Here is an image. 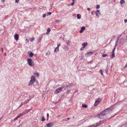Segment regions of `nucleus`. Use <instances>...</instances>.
I'll return each mask as SVG.
<instances>
[{
    "label": "nucleus",
    "mask_w": 127,
    "mask_h": 127,
    "mask_svg": "<svg viewBox=\"0 0 127 127\" xmlns=\"http://www.w3.org/2000/svg\"><path fill=\"white\" fill-rule=\"evenodd\" d=\"M48 14L49 15H51V14H52V13L51 12H49L48 13Z\"/></svg>",
    "instance_id": "51"
},
{
    "label": "nucleus",
    "mask_w": 127,
    "mask_h": 127,
    "mask_svg": "<svg viewBox=\"0 0 127 127\" xmlns=\"http://www.w3.org/2000/svg\"><path fill=\"white\" fill-rule=\"evenodd\" d=\"M123 38H121L120 39V43H122V42L123 41Z\"/></svg>",
    "instance_id": "30"
},
{
    "label": "nucleus",
    "mask_w": 127,
    "mask_h": 127,
    "mask_svg": "<svg viewBox=\"0 0 127 127\" xmlns=\"http://www.w3.org/2000/svg\"><path fill=\"white\" fill-rule=\"evenodd\" d=\"M101 101V99L99 98H98L95 101L94 105L95 106H96L97 104L100 103Z\"/></svg>",
    "instance_id": "6"
},
{
    "label": "nucleus",
    "mask_w": 127,
    "mask_h": 127,
    "mask_svg": "<svg viewBox=\"0 0 127 127\" xmlns=\"http://www.w3.org/2000/svg\"><path fill=\"white\" fill-rule=\"evenodd\" d=\"M119 39V37H117V41H116L117 42V43H118V41Z\"/></svg>",
    "instance_id": "41"
},
{
    "label": "nucleus",
    "mask_w": 127,
    "mask_h": 127,
    "mask_svg": "<svg viewBox=\"0 0 127 127\" xmlns=\"http://www.w3.org/2000/svg\"><path fill=\"white\" fill-rule=\"evenodd\" d=\"M106 113L103 111L97 115V117L100 119H103L106 117Z\"/></svg>",
    "instance_id": "1"
},
{
    "label": "nucleus",
    "mask_w": 127,
    "mask_h": 127,
    "mask_svg": "<svg viewBox=\"0 0 127 127\" xmlns=\"http://www.w3.org/2000/svg\"><path fill=\"white\" fill-rule=\"evenodd\" d=\"M123 101L124 100H123L120 101L118 102V103L113 105H114V106L115 105H120L121 103H122L123 102Z\"/></svg>",
    "instance_id": "8"
},
{
    "label": "nucleus",
    "mask_w": 127,
    "mask_h": 127,
    "mask_svg": "<svg viewBox=\"0 0 127 127\" xmlns=\"http://www.w3.org/2000/svg\"><path fill=\"white\" fill-rule=\"evenodd\" d=\"M2 2H4V1L5 0H1Z\"/></svg>",
    "instance_id": "52"
},
{
    "label": "nucleus",
    "mask_w": 127,
    "mask_h": 127,
    "mask_svg": "<svg viewBox=\"0 0 127 127\" xmlns=\"http://www.w3.org/2000/svg\"><path fill=\"white\" fill-rule=\"evenodd\" d=\"M40 40L38 41V43H39L40 42Z\"/></svg>",
    "instance_id": "61"
},
{
    "label": "nucleus",
    "mask_w": 127,
    "mask_h": 127,
    "mask_svg": "<svg viewBox=\"0 0 127 127\" xmlns=\"http://www.w3.org/2000/svg\"><path fill=\"white\" fill-rule=\"evenodd\" d=\"M99 72L101 73V75L103 76H104V75H103V71H102V70L101 69H100V70L99 71Z\"/></svg>",
    "instance_id": "21"
},
{
    "label": "nucleus",
    "mask_w": 127,
    "mask_h": 127,
    "mask_svg": "<svg viewBox=\"0 0 127 127\" xmlns=\"http://www.w3.org/2000/svg\"><path fill=\"white\" fill-rule=\"evenodd\" d=\"M24 116L23 113H21L14 120V121H15L17 120L18 118L22 116Z\"/></svg>",
    "instance_id": "9"
},
{
    "label": "nucleus",
    "mask_w": 127,
    "mask_h": 127,
    "mask_svg": "<svg viewBox=\"0 0 127 127\" xmlns=\"http://www.w3.org/2000/svg\"><path fill=\"white\" fill-rule=\"evenodd\" d=\"M46 14H43L42 15V17L43 18H45L46 17Z\"/></svg>",
    "instance_id": "34"
},
{
    "label": "nucleus",
    "mask_w": 127,
    "mask_h": 127,
    "mask_svg": "<svg viewBox=\"0 0 127 127\" xmlns=\"http://www.w3.org/2000/svg\"><path fill=\"white\" fill-rule=\"evenodd\" d=\"M86 28L84 27H82L81 30H80V32L81 33H82L83 31H84V30H85Z\"/></svg>",
    "instance_id": "13"
},
{
    "label": "nucleus",
    "mask_w": 127,
    "mask_h": 127,
    "mask_svg": "<svg viewBox=\"0 0 127 127\" xmlns=\"http://www.w3.org/2000/svg\"><path fill=\"white\" fill-rule=\"evenodd\" d=\"M92 62V61H90V62H89V63L90 62V63H91Z\"/></svg>",
    "instance_id": "63"
},
{
    "label": "nucleus",
    "mask_w": 127,
    "mask_h": 127,
    "mask_svg": "<svg viewBox=\"0 0 127 127\" xmlns=\"http://www.w3.org/2000/svg\"><path fill=\"white\" fill-rule=\"evenodd\" d=\"M67 121H68V120H69L70 119V118H67Z\"/></svg>",
    "instance_id": "56"
},
{
    "label": "nucleus",
    "mask_w": 127,
    "mask_h": 127,
    "mask_svg": "<svg viewBox=\"0 0 127 127\" xmlns=\"http://www.w3.org/2000/svg\"><path fill=\"white\" fill-rule=\"evenodd\" d=\"M55 22H56V23H57V22H59V21L58 20H56L55 21Z\"/></svg>",
    "instance_id": "42"
},
{
    "label": "nucleus",
    "mask_w": 127,
    "mask_h": 127,
    "mask_svg": "<svg viewBox=\"0 0 127 127\" xmlns=\"http://www.w3.org/2000/svg\"><path fill=\"white\" fill-rule=\"evenodd\" d=\"M23 104H22V103H21V104H20V105L19 106V107H21V106H22Z\"/></svg>",
    "instance_id": "47"
},
{
    "label": "nucleus",
    "mask_w": 127,
    "mask_h": 127,
    "mask_svg": "<svg viewBox=\"0 0 127 127\" xmlns=\"http://www.w3.org/2000/svg\"><path fill=\"white\" fill-rule=\"evenodd\" d=\"M27 62L28 64L30 66H33L34 65L33 62L32 61V60L31 59H27Z\"/></svg>",
    "instance_id": "4"
},
{
    "label": "nucleus",
    "mask_w": 127,
    "mask_h": 127,
    "mask_svg": "<svg viewBox=\"0 0 127 127\" xmlns=\"http://www.w3.org/2000/svg\"><path fill=\"white\" fill-rule=\"evenodd\" d=\"M66 92H67V94H68L69 93H70V90H68Z\"/></svg>",
    "instance_id": "40"
},
{
    "label": "nucleus",
    "mask_w": 127,
    "mask_h": 127,
    "mask_svg": "<svg viewBox=\"0 0 127 127\" xmlns=\"http://www.w3.org/2000/svg\"><path fill=\"white\" fill-rule=\"evenodd\" d=\"M88 45L87 43H83L82 44V46H83V48H84L86 46Z\"/></svg>",
    "instance_id": "16"
},
{
    "label": "nucleus",
    "mask_w": 127,
    "mask_h": 127,
    "mask_svg": "<svg viewBox=\"0 0 127 127\" xmlns=\"http://www.w3.org/2000/svg\"><path fill=\"white\" fill-rule=\"evenodd\" d=\"M31 79L28 84L29 85H33L35 82L36 80L35 77L33 75L32 76Z\"/></svg>",
    "instance_id": "3"
},
{
    "label": "nucleus",
    "mask_w": 127,
    "mask_h": 127,
    "mask_svg": "<svg viewBox=\"0 0 127 127\" xmlns=\"http://www.w3.org/2000/svg\"><path fill=\"white\" fill-rule=\"evenodd\" d=\"M116 48V47H115L113 49L112 51V52H114V51H115V49Z\"/></svg>",
    "instance_id": "33"
},
{
    "label": "nucleus",
    "mask_w": 127,
    "mask_h": 127,
    "mask_svg": "<svg viewBox=\"0 0 127 127\" xmlns=\"http://www.w3.org/2000/svg\"><path fill=\"white\" fill-rule=\"evenodd\" d=\"M125 0H121L120 1V3L121 4H123V3H125V1H124Z\"/></svg>",
    "instance_id": "24"
},
{
    "label": "nucleus",
    "mask_w": 127,
    "mask_h": 127,
    "mask_svg": "<svg viewBox=\"0 0 127 127\" xmlns=\"http://www.w3.org/2000/svg\"><path fill=\"white\" fill-rule=\"evenodd\" d=\"M33 55L34 54L32 52H31L29 54V57L32 58L33 57Z\"/></svg>",
    "instance_id": "17"
},
{
    "label": "nucleus",
    "mask_w": 127,
    "mask_h": 127,
    "mask_svg": "<svg viewBox=\"0 0 127 127\" xmlns=\"http://www.w3.org/2000/svg\"><path fill=\"white\" fill-rule=\"evenodd\" d=\"M74 4V2H73L71 4V5L72 6H73Z\"/></svg>",
    "instance_id": "46"
},
{
    "label": "nucleus",
    "mask_w": 127,
    "mask_h": 127,
    "mask_svg": "<svg viewBox=\"0 0 127 127\" xmlns=\"http://www.w3.org/2000/svg\"><path fill=\"white\" fill-rule=\"evenodd\" d=\"M48 118H47V120H48V119H49Z\"/></svg>",
    "instance_id": "60"
},
{
    "label": "nucleus",
    "mask_w": 127,
    "mask_h": 127,
    "mask_svg": "<svg viewBox=\"0 0 127 127\" xmlns=\"http://www.w3.org/2000/svg\"><path fill=\"white\" fill-rule=\"evenodd\" d=\"M30 111V109L27 110L25 111H24L22 113H23L24 115H25V114L27 113L28 112H29Z\"/></svg>",
    "instance_id": "12"
},
{
    "label": "nucleus",
    "mask_w": 127,
    "mask_h": 127,
    "mask_svg": "<svg viewBox=\"0 0 127 127\" xmlns=\"http://www.w3.org/2000/svg\"><path fill=\"white\" fill-rule=\"evenodd\" d=\"M53 125V123H50L47 124V127H51Z\"/></svg>",
    "instance_id": "7"
},
{
    "label": "nucleus",
    "mask_w": 127,
    "mask_h": 127,
    "mask_svg": "<svg viewBox=\"0 0 127 127\" xmlns=\"http://www.w3.org/2000/svg\"><path fill=\"white\" fill-rule=\"evenodd\" d=\"M26 41H28V42H29V40L28 39H26Z\"/></svg>",
    "instance_id": "53"
},
{
    "label": "nucleus",
    "mask_w": 127,
    "mask_h": 127,
    "mask_svg": "<svg viewBox=\"0 0 127 127\" xmlns=\"http://www.w3.org/2000/svg\"><path fill=\"white\" fill-rule=\"evenodd\" d=\"M75 0H72V1L73 2H74V1Z\"/></svg>",
    "instance_id": "62"
},
{
    "label": "nucleus",
    "mask_w": 127,
    "mask_h": 127,
    "mask_svg": "<svg viewBox=\"0 0 127 127\" xmlns=\"http://www.w3.org/2000/svg\"><path fill=\"white\" fill-rule=\"evenodd\" d=\"M21 103H22V104H25V102L24 101V102H22Z\"/></svg>",
    "instance_id": "54"
},
{
    "label": "nucleus",
    "mask_w": 127,
    "mask_h": 127,
    "mask_svg": "<svg viewBox=\"0 0 127 127\" xmlns=\"http://www.w3.org/2000/svg\"><path fill=\"white\" fill-rule=\"evenodd\" d=\"M115 57V55H114V52H112L111 55V56H110V57L111 58H113L114 57Z\"/></svg>",
    "instance_id": "18"
},
{
    "label": "nucleus",
    "mask_w": 127,
    "mask_h": 127,
    "mask_svg": "<svg viewBox=\"0 0 127 127\" xmlns=\"http://www.w3.org/2000/svg\"><path fill=\"white\" fill-rule=\"evenodd\" d=\"M77 92V90H76L74 92V94L76 92Z\"/></svg>",
    "instance_id": "59"
},
{
    "label": "nucleus",
    "mask_w": 127,
    "mask_h": 127,
    "mask_svg": "<svg viewBox=\"0 0 127 127\" xmlns=\"http://www.w3.org/2000/svg\"><path fill=\"white\" fill-rule=\"evenodd\" d=\"M68 85L66 84L61 86V87L62 88V89L63 88L66 89V88L68 87Z\"/></svg>",
    "instance_id": "14"
},
{
    "label": "nucleus",
    "mask_w": 127,
    "mask_h": 127,
    "mask_svg": "<svg viewBox=\"0 0 127 127\" xmlns=\"http://www.w3.org/2000/svg\"><path fill=\"white\" fill-rule=\"evenodd\" d=\"M127 63L126 64L125 66L124 67V68H126L127 67Z\"/></svg>",
    "instance_id": "50"
},
{
    "label": "nucleus",
    "mask_w": 127,
    "mask_h": 127,
    "mask_svg": "<svg viewBox=\"0 0 127 127\" xmlns=\"http://www.w3.org/2000/svg\"><path fill=\"white\" fill-rule=\"evenodd\" d=\"M47 31L48 32H50V31H51L50 29L49 28H48L47 29Z\"/></svg>",
    "instance_id": "37"
},
{
    "label": "nucleus",
    "mask_w": 127,
    "mask_h": 127,
    "mask_svg": "<svg viewBox=\"0 0 127 127\" xmlns=\"http://www.w3.org/2000/svg\"><path fill=\"white\" fill-rule=\"evenodd\" d=\"M66 43L68 45H69L70 44V41H67L66 42Z\"/></svg>",
    "instance_id": "29"
},
{
    "label": "nucleus",
    "mask_w": 127,
    "mask_h": 127,
    "mask_svg": "<svg viewBox=\"0 0 127 127\" xmlns=\"http://www.w3.org/2000/svg\"><path fill=\"white\" fill-rule=\"evenodd\" d=\"M30 99H27V100H26L24 101L25 103V104H26V103H28L29 102V101H30Z\"/></svg>",
    "instance_id": "26"
},
{
    "label": "nucleus",
    "mask_w": 127,
    "mask_h": 127,
    "mask_svg": "<svg viewBox=\"0 0 127 127\" xmlns=\"http://www.w3.org/2000/svg\"><path fill=\"white\" fill-rule=\"evenodd\" d=\"M124 21L125 23H126L127 22V19H124Z\"/></svg>",
    "instance_id": "45"
},
{
    "label": "nucleus",
    "mask_w": 127,
    "mask_h": 127,
    "mask_svg": "<svg viewBox=\"0 0 127 127\" xmlns=\"http://www.w3.org/2000/svg\"><path fill=\"white\" fill-rule=\"evenodd\" d=\"M34 40V37H33L32 38H31L30 39V41L31 42H32L33 40Z\"/></svg>",
    "instance_id": "28"
},
{
    "label": "nucleus",
    "mask_w": 127,
    "mask_h": 127,
    "mask_svg": "<svg viewBox=\"0 0 127 127\" xmlns=\"http://www.w3.org/2000/svg\"><path fill=\"white\" fill-rule=\"evenodd\" d=\"M82 107H83L87 108L88 107V106H87V105H86V104H83L82 105Z\"/></svg>",
    "instance_id": "20"
},
{
    "label": "nucleus",
    "mask_w": 127,
    "mask_h": 127,
    "mask_svg": "<svg viewBox=\"0 0 127 127\" xmlns=\"http://www.w3.org/2000/svg\"><path fill=\"white\" fill-rule=\"evenodd\" d=\"M108 56V55L107 54H103L102 55V56L103 57H105L106 56Z\"/></svg>",
    "instance_id": "25"
},
{
    "label": "nucleus",
    "mask_w": 127,
    "mask_h": 127,
    "mask_svg": "<svg viewBox=\"0 0 127 127\" xmlns=\"http://www.w3.org/2000/svg\"><path fill=\"white\" fill-rule=\"evenodd\" d=\"M48 54V53L47 52L46 53V55H47Z\"/></svg>",
    "instance_id": "57"
},
{
    "label": "nucleus",
    "mask_w": 127,
    "mask_h": 127,
    "mask_svg": "<svg viewBox=\"0 0 127 127\" xmlns=\"http://www.w3.org/2000/svg\"><path fill=\"white\" fill-rule=\"evenodd\" d=\"M49 115L48 113H47V118H49Z\"/></svg>",
    "instance_id": "44"
},
{
    "label": "nucleus",
    "mask_w": 127,
    "mask_h": 127,
    "mask_svg": "<svg viewBox=\"0 0 127 127\" xmlns=\"http://www.w3.org/2000/svg\"><path fill=\"white\" fill-rule=\"evenodd\" d=\"M70 85L71 87H72V86H71V85Z\"/></svg>",
    "instance_id": "64"
},
{
    "label": "nucleus",
    "mask_w": 127,
    "mask_h": 127,
    "mask_svg": "<svg viewBox=\"0 0 127 127\" xmlns=\"http://www.w3.org/2000/svg\"><path fill=\"white\" fill-rule=\"evenodd\" d=\"M2 117H1L0 119V121L2 119Z\"/></svg>",
    "instance_id": "58"
},
{
    "label": "nucleus",
    "mask_w": 127,
    "mask_h": 127,
    "mask_svg": "<svg viewBox=\"0 0 127 127\" xmlns=\"http://www.w3.org/2000/svg\"><path fill=\"white\" fill-rule=\"evenodd\" d=\"M84 48H83V47L82 48H80V51H82L83 50V49H84Z\"/></svg>",
    "instance_id": "48"
},
{
    "label": "nucleus",
    "mask_w": 127,
    "mask_h": 127,
    "mask_svg": "<svg viewBox=\"0 0 127 127\" xmlns=\"http://www.w3.org/2000/svg\"><path fill=\"white\" fill-rule=\"evenodd\" d=\"M97 12L98 13V14H101V13L100 12H99V10H97Z\"/></svg>",
    "instance_id": "36"
},
{
    "label": "nucleus",
    "mask_w": 127,
    "mask_h": 127,
    "mask_svg": "<svg viewBox=\"0 0 127 127\" xmlns=\"http://www.w3.org/2000/svg\"><path fill=\"white\" fill-rule=\"evenodd\" d=\"M62 121H67V118H65L64 119H63Z\"/></svg>",
    "instance_id": "32"
},
{
    "label": "nucleus",
    "mask_w": 127,
    "mask_h": 127,
    "mask_svg": "<svg viewBox=\"0 0 127 127\" xmlns=\"http://www.w3.org/2000/svg\"><path fill=\"white\" fill-rule=\"evenodd\" d=\"M62 88L61 87H60L57 89L54 92V93L55 94H58V93H60L62 90Z\"/></svg>",
    "instance_id": "5"
},
{
    "label": "nucleus",
    "mask_w": 127,
    "mask_h": 127,
    "mask_svg": "<svg viewBox=\"0 0 127 127\" xmlns=\"http://www.w3.org/2000/svg\"><path fill=\"white\" fill-rule=\"evenodd\" d=\"M80 15L79 14H78L77 15V17L78 19H80L81 18V17L79 16Z\"/></svg>",
    "instance_id": "23"
},
{
    "label": "nucleus",
    "mask_w": 127,
    "mask_h": 127,
    "mask_svg": "<svg viewBox=\"0 0 127 127\" xmlns=\"http://www.w3.org/2000/svg\"><path fill=\"white\" fill-rule=\"evenodd\" d=\"M96 15L98 17H99V15H98V13H96Z\"/></svg>",
    "instance_id": "43"
},
{
    "label": "nucleus",
    "mask_w": 127,
    "mask_h": 127,
    "mask_svg": "<svg viewBox=\"0 0 127 127\" xmlns=\"http://www.w3.org/2000/svg\"><path fill=\"white\" fill-rule=\"evenodd\" d=\"M93 54V52H89L87 53L86 54V56L88 57L89 56H91Z\"/></svg>",
    "instance_id": "11"
},
{
    "label": "nucleus",
    "mask_w": 127,
    "mask_h": 127,
    "mask_svg": "<svg viewBox=\"0 0 127 127\" xmlns=\"http://www.w3.org/2000/svg\"><path fill=\"white\" fill-rule=\"evenodd\" d=\"M61 45L60 43H59L57 47H56L54 49V52L55 53H56L57 51H56V49H57V51H59V47Z\"/></svg>",
    "instance_id": "10"
},
{
    "label": "nucleus",
    "mask_w": 127,
    "mask_h": 127,
    "mask_svg": "<svg viewBox=\"0 0 127 127\" xmlns=\"http://www.w3.org/2000/svg\"><path fill=\"white\" fill-rule=\"evenodd\" d=\"M94 11L93 10L91 12V14L92 15H93L94 14Z\"/></svg>",
    "instance_id": "49"
},
{
    "label": "nucleus",
    "mask_w": 127,
    "mask_h": 127,
    "mask_svg": "<svg viewBox=\"0 0 127 127\" xmlns=\"http://www.w3.org/2000/svg\"><path fill=\"white\" fill-rule=\"evenodd\" d=\"M100 7V5H96V8L97 9H98Z\"/></svg>",
    "instance_id": "31"
},
{
    "label": "nucleus",
    "mask_w": 127,
    "mask_h": 127,
    "mask_svg": "<svg viewBox=\"0 0 127 127\" xmlns=\"http://www.w3.org/2000/svg\"><path fill=\"white\" fill-rule=\"evenodd\" d=\"M19 1V0H15V3H17Z\"/></svg>",
    "instance_id": "39"
},
{
    "label": "nucleus",
    "mask_w": 127,
    "mask_h": 127,
    "mask_svg": "<svg viewBox=\"0 0 127 127\" xmlns=\"http://www.w3.org/2000/svg\"><path fill=\"white\" fill-rule=\"evenodd\" d=\"M114 105H113L110 107L109 108H107L105 110L103 111L104 112V113H105L106 114H107L110 113V112L111 111L112 109H114Z\"/></svg>",
    "instance_id": "2"
},
{
    "label": "nucleus",
    "mask_w": 127,
    "mask_h": 127,
    "mask_svg": "<svg viewBox=\"0 0 127 127\" xmlns=\"http://www.w3.org/2000/svg\"><path fill=\"white\" fill-rule=\"evenodd\" d=\"M122 35V34H120L118 37H119V39L120 38V37Z\"/></svg>",
    "instance_id": "38"
},
{
    "label": "nucleus",
    "mask_w": 127,
    "mask_h": 127,
    "mask_svg": "<svg viewBox=\"0 0 127 127\" xmlns=\"http://www.w3.org/2000/svg\"><path fill=\"white\" fill-rule=\"evenodd\" d=\"M87 9L88 10H90V8H88Z\"/></svg>",
    "instance_id": "55"
},
{
    "label": "nucleus",
    "mask_w": 127,
    "mask_h": 127,
    "mask_svg": "<svg viewBox=\"0 0 127 127\" xmlns=\"http://www.w3.org/2000/svg\"><path fill=\"white\" fill-rule=\"evenodd\" d=\"M34 74L36 75L37 77H38L39 75V73L37 72H34Z\"/></svg>",
    "instance_id": "22"
},
{
    "label": "nucleus",
    "mask_w": 127,
    "mask_h": 127,
    "mask_svg": "<svg viewBox=\"0 0 127 127\" xmlns=\"http://www.w3.org/2000/svg\"><path fill=\"white\" fill-rule=\"evenodd\" d=\"M117 44H118V43H117V41H116V44L115 45V47H116L117 46Z\"/></svg>",
    "instance_id": "35"
},
{
    "label": "nucleus",
    "mask_w": 127,
    "mask_h": 127,
    "mask_svg": "<svg viewBox=\"0 0 127 127\" xmlns=\"http://www.w3.org/2000/svg\"><path fill=\"white\" fill-rule=\"evenodd\" d=\"M45 120V119L43 117H42V120L41 121L42 122H43Z\"/></svg>",
    "instance_id": "27"
},
{
    "label": "nucleus",
    "mask_w": 127,
    "mask_h": 127,
    "mask_svg": "<svg viewBox=\"0 0 127 127\" xmlns=\"http://www.w3.org/2000/svg\"><path fill=\"white\" fill-rule=\"evenodd\" d=\"M106 121L105 120H104L102 122H101V123H98V124H96V125H95V126L94 127H96L97 126H98L99 125H100L101 123H103L105 121Z\"/></svg>",
    "instance_id": "19"
},
{
    "label": "nucleus",
    "mask_w": 127,
    "mask_h": 127,
    "mask_svg": "<svg viewBox=\"0 0 127 127\" xmlns=\"http://www.w3.org/2000/svg\"><path fill=\"white\" fill-rule=\"evenodd\" d=\"M14 38L15 40H17L18 39L19 37L18 35L17 34L15 35L14 36Z\"/></svg>",
    "instance_id": "15"
}]
</instances>
